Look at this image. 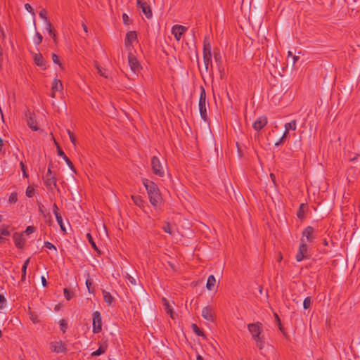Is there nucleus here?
Returning a JSON list of instances; mask_svg holds the SVG:
<instances>
[{"label": "nucleus", "instance_id": "obj_1", "mask_svg": "<svg viewBox=\"0 0 360 360\" xmlns=\"http://www.w3.org/2000/svg\"><path fill=\"white\" fill-rule=\"evenodd\" d=\"M143 184L147 191L150 202L153 207H157L162 200V196L158 186L147 179H143Z\"/></svg>", "mask_w": 360, "mask_h": 360}, {"label": "nucleus", "instance_id": "obj_2", "mask_svg": "<svg viewBox=\"0 0 360 360\" xmlns=\"http://www.w3.org/2000/svg\"><path fill=\"white\" fill-rule=\"evenodd\" d=\"M203 60L205 69L207 70L209 65L212 63L211 44L207 37H205L203 41Z\"/></svg>", "mask_w": 360, "mask_h": 360}, {"label": "nucleus", "instance_id": "obj_3", "mask_svg": "<svg viewBox=\"0 0 360 360\" xmlns=\"http://www.w3.org/2000/svg\"><path fill=\"white\" fill-rule=\"evenodd\" d=\"M198 106L201 118L204 121H207V113L206 108V92L203 86L200 87V95L199 98Z\"/></svg>", "mask_w": 360, "mask_h": 360}, {"label": "nucleus", "instance_id": "obj_4", "mask_svg": "<svg viewBox=\"0 0 360 360\" xmlns=\"http://www.w3.org/2000/svg\"><path fill=\"white\" fill-rule=\"evenodd\" d=\"M151 167L154 174L163 177L165 176V172L164 167L159 159L157 156H153L151 158Z\"/></svg>", "mask_w": 360, "mask_h": 360}, {"label": "nucleus", "instance_id": "obj_5", "mask_svg": "<svg viewBox=\"0 0 360 360\" xmlns=\"http://www.w3.org/2000/svg\"><path fill=\"white\" fill-rule=\"evenodd\" d=\"M137 7L141 9V11L148 19H150L153 16V13L150 5L146 0H137Z\"/></svg>", "mask_w": 360, "mask_h": 360}, {"label": "nucleus", "instance_id": "obj_6", "mask_svg": "<svg viewBox=\"0 0 360 360\" xmlns=\"http://www.w3.org/2000/svg\"><path fill=\"white\" fill-rule=\"evenodd\" d=\"M43 181L44 185L47 188L48 190L52 191L53 188L56 189L57 191H60L59 188L57 185V179L55 175L49 176H44Z\"/></svg>", "mask_w": 360, "mask_h": 360}, {"label": "nucleus", "instance_id": "obj_7", "mask_svg": "<svg viewBox=\"0 0 360 360\" xmlns=\"http://www.w3.org/2000/svg\"><path fill=\"white\" fill-rule=\"evenodd\" d=\"M296 260L297 262L302 261L304 258H307V245L304 238L301 239L299 250L296 255Z\"/></svg>", "mask_w": 360, "mask_h": 360}, {"label": "nucleus", "instance_id": "obj_8", "mask_svg": "<svg viewBox=\"0 0 360 360\" xmlns=\"http://www.w3.org/2000/svg\"><path fill=\"white\" fill-rule=\"evenodd\" d=\"M102 319L101 313L98 311L93 314V331L94 333H99L101 330Z\"/></svg>", "mask_w": 360, "mask_h": 360}, {"label": "nucleus", "instance_id": "obj_9", "mask_svg": "<svg viewBox=\"0 0 360 360\" xmlns=\"http://www.w3.org/2000/svg\"><path fill=\"white\" fill-rule=\"evenodd\" d=\"M128 62L129 65L130 66L131 70L133 72L136 73L140 71L141 69V67L140 65V63L136 56L131 53H129L128 55Z\"/></svg>", "mask_w": 360, "mask_h": 360}, {"label": "nucleus", "instance_id": "obj_10", "mask_svg": "<svg viewBox=\"0 0 360 360\" xmlns=\"http://www.w3.org/2000/svg\"><path fill=\"white\" fill-rule=\"evenodd\" d=\"M316 236L315 230L311 226H308L302 231V238H306V243H313Z\"/></svg>", "mask_w": 360, "mask_h": 360}, {"label": "nucleus", "instance_id": "obj_11", "mask_svg": "<svg viewBox=\"0 0 360 360\" xmlns=\"http://www.w3.org/2000/svg\"><path fill=\"white\" fill-rule=\"evenodd\" d=\"M187 28L185 26L175 25L172 28V33L174 35V38L179 41L182 37V35L186 32Z\"/></svg>", "mask_w": 360, "mask_h": 360}, {"label": "nucleus", "instance_id": "obj_12", "mask_svg": "<svg viewBox=\"0 0 360 360\" xmlns=\"http://www.w3.org/2000/svg\"><path fill=\"white\" fill-rule=\"evenodd\" d=\"M248 330L252 338H259L262 331V324L260 323H250L248 325Z\"/></svg>", "mask_w": 360, "mask_h": 360}, {"label": "nucleus", "instance_id": "obj_13", "mask_svg": "<svg viewBox=\"0 0 360 360\" xmlns=\"http://www.w3.org/2000/svg\"><path fill=\"white\" fill-rule=\"evenodd\" d=\"M51 347L54 352H64L66 351V346L60 340L53 341L51 342Z\"/></svg>", "mask_w": 360, "mask_h": 360}, {"label": "nucleus", "instance_id": "obj_14", "mask_svg": "<svg viewBox=\"0 0 360 360\" xmlns=\"http://www.w3.org/2000/svg\"><path fill=\"white\" fill-rule=\"evenodd\" d=\"M55 144L57 146V154L58 156L62 157L63 159L65 161L68 166L70 167V169L75 172V166L73 163L71 162V160L68 158V157L65 154L63 150L60 148V147L58 146L57 142L55 141Z\"/></svg>", "mask_w": 360, "mask_h": 360}, {"label": "nucleus", "instance_id": "obj_15", "mask_svg": "<svg viewBox=\"0 0 360 360\" xmlns=\"http://www.w3.org/2000/svg\"><path fill=\"white\" fill-rule=\"evenodd\" d=\"M202 317L207 321H214V309L210 306H206L202 309Z\"/></svg>", "mask_w": 360, "mask_h": 360}, {"label": "nucleus", "instance_id": "obj_16", "mask_svg": "<svg viewBox=\"0 0 360 360\" xmlns=\"http://www.w3.org/2000/svg\"><path fill=\"white\" fill-rule=\"evenodd\" d=\"M15 245L19 248L22 249L25 245V239L22 234L15 233L13 236Z\"/></svg>", "mask_w": 360, "mask_h": 360}, {"label": "nucleus", "instance_id": "obj_17", "mask_svg": "<svg viewBox=\"0 0 360 360\" xmlns=\"http://www.w3.org/2000/svg\"><path fill=\"white\" fill-rule=\"evenodd\" d=\"M267 124V119L266 117H259L253 123L252 127L256 131H259Z\"/></svg>", "mask_w": 360, "mask_h": 360}, {"label": "nucleus", "instance_id": "obj_18", "mask_svg": "<svg viewBox=\"0 0 360 360\" xmlns=\"http://www.w3.org/2000/svg\"><path fill=\"white\" fill-rule=\"evenodd\" d=\"M33 60L34 61L35 65H37L39 67L44 68V69H46V61L44 60L41 53H34Z\"/></svg>", "mask_w": 360, "mask_h": 360}, {"label": "nucleus", "instance_id": "obj_19", "mask_svg": "<svg viewBox=\"0 0 360 360\" xmlns=\"http://www.w3.org/2000/svg\"><path fill=\"white\" fill-rule=\"evenodd\" d=\"M137 39V34L135 31H129L126 34L125 45L129 46Z\"/></svg>", "mask_w": 360, "mask_h": 360}, {"label": "nucleus", "instance_id": "obj_20", "mask_svg": "<svg viewBox=\"0 0 360 360\" xmlns=\"http://www.w3.org/2000/svg\"><path fill=\"white\" fill-rule=\"evenodd\" d=\"M27 125L34 131H37L39 128L37 127V123L34 115L31 113L29 114V117L27 119Z\"/></svg>", "mask_w": 360, "mask_h": 360}, {"label": "nucleus", "instance_id": "obj_21", "mask_svg": "<svg viewBox=\"0 0 360 360\" xmlns=\"http://www.w3.org/2000/svg\"><path fill=\"white\" fill-rule=\"evenodd\" d=\"M162 304L164 306V309L167 314L170 315V317L172 319H174V312L172 309V307L170 305L169 301L166 298H162Z\"/></svg>", "mask_w": 360, "mask_h": 360}, {"label": "nucleus", "instance_id": "obj_22", "mask_svg": "<svg viewBox=\"0 0 360 360\" xmlns=\"http://www.w3.org/2000/svg\"><path fill=\"white\" fill-rule=\"evenodd\" d=\"M216 283V279L215 277L213 275H210L208 278L206 283V288L208 290H213L214 287L215 286Z\"/></svg>", "mask_w": 360, "mask_h": 360}, {"label": "nucleus", "instance_id": "obj_23", "mask_svg": "<svg viewBox=\"0 0 360 360\" xmlns=\"http://www.w3.org/2000/svg\"><path fill=\"white\" fill-rule=\"evenodd\" d=\"M106 348H107L106 344L103 343V344L101 345L99 348L97 350H96L91 353V356H100L101 354H103L105 352Z\"/></svg>", "mask_w": 360, "mask_h": 360}, {"label": "nucleus", "instance_id": "obj_24", "mask_svg": "<svg viewBox=\"0 0 360 360\" xmlns=\"http://www.w3.org/2000/svg\"><path fill=\"white\" fill-rule=\"evenodd\" d=\"M63 84L59 79H54L52 84V91H58L62 90Z\"/></svg>", "mask_w": 360, "mask_h": 360}, {"label": "nucleus", "instance_id": "obj_25", "mask_svg": "<svg viewBox=\"0 0 360 360\" xmlns=\"http://www.w3.org/2000/svg\"><path fill=\"white\" fill-rule=\"evenodd\" d=\"M103 299L105 300V302L108 304V305H111L113 300H114V298L111 295V294L109 292H107L105 290H103Z\"/></svg>", "mask_w": 360, "mask_h": 360}, {"label": "nucleus", "instance_id": "obj_26", "mask_svg": "<svg viewBox=\"0 0 360 360\" xmlns=\"http://www.w3.org/2000/svg\"><path fill=\"white\" fill-rule=\"evenodd\" d=\"M214 58L220 72H221L222 58L219 53H214Z\"/></svg>", "mask_w": 360, "mask_h": 360}, {"label": "nucleus", "instance_id": "obj_27", "mask_svg": "<svg viewBox=\"0 0 360 360\" xmlns=\"http://www.w3.org/2000/svg\"><path fill=\"white\" fill-rule=\"evenodd\" d=\"M131 199L134 203L139 207L143 206L144 201L140 195H132Z\"/></svg>", "mask_w": 360, "mask_h": 360}, {"label": "nucleus", "instance_id": "obj_28", "mask_svg": "<svg viewBox=\"0 0 360 360\" xmlns=\"http://www.w3.org/2000/svg\"><path fill=\"white\" fill-rule=\"evenodd\" d=\"M285 129L287 131V133H289L290 130H295L296 129V120H292L290 122L286 123L285 124Z\"/></svg>", "mask_w": 360, "mask_h": 360}, {"label": "nucleus", "instance_id": "obj_29", "mask_svg": "<svg viewBox=\"0 0 360 360\" xmlns=\"http://www.w3.org/2000/svg\"><path fill=\"white\" fill-rule=\"evenodd\" d=\"M86 238L89 241V243L91 244V247L97 252H100V251L98 250L96 245V243L94 242V238L92 237V236L91 235V233H88L86 234Z\"/></svg>", "mask_w": 360, "mask_h": 360}, {"label": "nucleus", "instance_id": "obj_30", "mask_svg": "<svg viewBox=\"0 0 360 360\" xmlns=\"http://www.w3.org/2000/svg\"><path fill=\"white\" fill-rule=\"evenodd\" d=\"M9 226L2 225L0 226V233L5 236H10L11 233L8 230Z\"/></svg>", "mask_w": 360, "mask_h": 360}, {"label": "nucleus", "instance_id": "obj_31", "mask_svg": "<svg viewBox=\"0 0 360 360\" xmlns=\"http://www.w3.org/2000/svg\"><path fill=\"white\" fill-rule=\"evenodd\" d=\"M191 328L193 331L198 335V336H204V334L201 329L195 323H193L191 325Z\"/></svg>", "mask_w": 360, "mask_h": 360}, {"label": "nucleus", "instance_id": "obj_32", "mask_svg": "<svg viewBox=\"0 0 360 360\" xmlns=\"http://www.w3.org/2000/svg\"><path fill=\"white\" fill-rule=\"evenodd\" d=\"M63 293H64V296L68 300H70V299H72L74 296V292L70 290H68V288H64L63 290Z\"/></svg>", "mask_w": 360, "mask_h": 360}, {"label": "nucleus", "instance_id": "obj_33", "mask_svg": "<svg viewBox=\"0 0 360 360\" xmlns=\"http://www.w3.org/2000/svg\"><path fill=\"white\" fill-rule=\"evenodd\" d=\"M311 304V300L310 297H307L303 302V308L304 309H308L310 308Z\"/></svg>", "mask_w": 360, "mask_h": 360}, {"label": "nucleus", "instance_id": "obj_34", "mask_svg": "<svg viewBox=\"0 0 360 360\" xmlns=\"http://www.w3.org/2000/svg\"><path fill=\"white\" fill-rule=\"evenodd\" d=\"M52 60H53V62L55 63V64H57L59 65V67L61 68V69H63V65L60 63V60H59V57L58 56V55H56V53H52Z\"/></svg>", "mask_w": 360, "mask_h": 360}, {"label": "nucleus", "instance_id": "obj_35", "mask_svg": "<svg viewBox=\"0 0 360 360\" xmlns=\"http://www.w3.org/2000/svg\"><path fill=\"white\" fill-rule=\"evenodd\" d=\"M162 229L165 232L172 235V230H171V226H170V224L169 222H165V224L163 225L162 226Z\"/></svg>", "mask_w": 360, "mask_h": 360}, {"label": "nucleus", "instance_id": "obj_36", "mask_svg": "<svg viewBox=\"0 0 360 360\" xmlns=\"http://www.w3.org/2000/svg\"><path fill=\"white\" fill-rule=\"evenodd\" d=\"M60 328L63 333H65L68 328V323L65 319H61L60 321Z\"/></svg>", "mask_w": 360, "mask_h": 360}, {"label": "nucleus", "instance_id": "obj_37", "mask_svg": "<svg viewBox=\"0 0 360 360\" xmlns=\"http://www.w3.org/2000/svg\"><path fill=\"white\" fill-rule=\"evenodd\" d=\"M56 220H57V222H58V225L60 227L61 231L65 232V228L64 226L61 215L56 217Z\"/></svg>", "mask_w": 360, "mask_h": 360}, {"label": "nucleus", "instance_id": "obj_38", "mask_svg": "<svg viewBox=\"0 0 360 360\" xmlns=\"http://www.w3.org/2000/svg\"><path fill=\"white\" fill-rule=\"evenodd\" d=\"M18 200V195L16 193H12L10 196H9V199H8V201L11 202V203H15Z\"/></svg>", "mask_w": 360, "mask_h": 360}, {"label": "nucleus", "instance_id": "obj_39", "mask_svg": "<svg viewBox=\"0 0 360 360\" xmlns=\"http://www.w3.org/2000/svg\"><path fill=\"white\" fill-rule=\"evenodd\" d=\"M36 38L37 39L34 41L35 44L37 45L40 44L43 40L42 35L39 32H36Z\"/></svg>", "mask_w": 360, "mask_h": 360}, {"label": "nucleus", "instance_id": "obj_40", "mask_svg": "<svg viewBox=\"0 0 360 360\" xmlns=\"http://www.w3.org/2000/svg\"><path fill=\"white\" fill-rule=\"evenodd\" d=\"M256 345L259 349H262L264 345V339H256Z\"/></svg>", "mask_w": 360, "mask_h": 360}, {"label": "nucleus", "instance_id": "obj_41", "mask_svg": "<svg viewBox=\"0 0 360 360\" xmlns=\"http://www.w3.org/2000/svg\"><path fill=\"white\" fill-rule=\"evenodd\" d=\"M39 17L44 20V22H46V20H49V19L46 17V11L45 9H41L39 13Z\"/></svg>", "mask_w": 360, "mask_h": 360}, {"label": "nucleus", "instance_id": "obj_42", "mask_svg": "<svg viewBox=\"0 0 360 360\" xmlns=\"http://www.w3.org/2000/svg\"><path fill=\"white\" fill-rule=\"evenodd\" d=\"M30 258H28V259H27L25 261L24 264H22V269H21L22 273H23V274H26V272H27V266H28V264H29V263H30Z\"/></svg>", "mask_w": 360, "mask_h": 360}, {"label": "nucleus", "instance_id": "obj_43", "mask_svg": "<svg viewBox=\"0 0 360 360\" xmlns=\"http://www.w3.org/2000/svg\"><path fill=\"white\" fill-rule=\"evenodd\" d=\"M68 134L69 135L70 141L75 146L76 145V137H75V136L69 129L68 130Z\"/></svg>", "mask_w": 360, "mask_h": 360}, {"label": "nucleus", "instance_id": "obj_44", "mask_svg": "<svg viewBox=\"0 0 360 360\" xmlns=\"http://www.w3.org/2000/svg\"><path fill=\"white\" fill-rule=\"evenodd\" d=\"M6 303V300L3 295H0V309H3L5 307Z\"/></svg>", "mask_w": 360, "mask_h": 360}, {"label": "nucleus", "instance_id": "obj_45", "mask_svg": "<svg viewBox=\"0 0 360 360\" xmlns=\"http://www.w3.org/2000/svg\"><path fill=\"white\" fill-rule=\"evenodd\" d=\"M44 247L49 250H56V246L49 241L44 242Z\"/></svg>", "mask_w": 360, "mask_h": 360}, {"label": "nucleus", "instance_id": "obj_46", "mask_svg": "<svg viewBox=\"0 0 360 360\" xmlns=\"http://www.w3.org/2000/svg\"><path fill=\"white\" fill-rule=\"evenodd\" d=\"M34 193V189L33 188H30V186L26 190V195L29 198L32 197Z\"/></svg>", "mask_w": 360, "mask_h": 360}, {"label": "nucleus", "instance_id": "obj_47", "mask_svg": "<svg viewBox=\"0 0 360 360\" xmlns=\"http://www.w3.org/2000/svg\"><path fill=\"white\" fill-rule=\"evenodd\" d=\"M36 230V228L33 226H29L27 227L26 230H25V233L29 235V234H31L32 233H34Z\"/></svg>", "mask_w": 360, "mask_h": 360}, {"label": "nucleus", "instance_id": "obj_48", "mask_svg": "<svg viewBox=\"0 0 360 360\" xmlns=\"http://www.w3.org/2000/svg\"><path fill=\"white\" fill-rule=\"evenodd\" d=\"M126 278L131 284L136 285V279L134 278H133L131 276L127 274Z\"/></svg>", "mask_w": 360, "mask_h": 360}, {"label": "nucleus", "instance_id": "obj_49", "mask_svg": "<svg viewBox=\"0 0 360 360\" xmlns=\"http://www.w3.org/2000/svg\"><path fill=\"white\" fill-rule=\"evenodd\" d=\"M53 212L55 217H58V216L60 215V214L58 212V207L56 203H54L53 205Z\"/></svg>", "mask_w": 360, "mask_h": 360}, {"label": "nucleus", "instance_id": "obj_50", "mask_svg": "<svg viewBox=\"0 0 360 360\" xmlns=\"http://www.w3.org/2000/svg\"><path fill=\"white\" fill-rule=\"evenodd\" d=\"M20 167H21L23 176L25 177H27V174L26 173V167L22 162H20Z\"/></svg>", "mask_w": 360, "mask_h": 360}, {"label": "nucleus", "instance_id": "obj_51", "mask_svg": "<svg viewBox=\"0 0 360 360\" xmlns=\"http://www.w3.org/2000/svg\"><path fill=\"white\" fill-rule=\"evenodd\" d=\"M45 23H46V30L48 32H50V30H53V28L52 27V25L49 20H46V22H45Z\"/></svg>", "mask_w": 360, "mask_h": 360}, {"label": "nucleus", "instance_id": "obj_52", "mask_svg": "<svg viewBox=\"0 0 360 360\" xmlns=\"http://www.w3.org/2000/svg\"><path fill=\"white\" fill-rule=\"evenodd\" d=\"M303 206H304V204H301L300 206V210L297 214L298 218H302L303 217V212L302 211Z\"/></svg>", "mask_w": 360, "mask_h": 360}, {"label": "nucleus", "instance_id": "obj_53", "mask_svg": "<svg viewBox=\"0 0 360 360\" xmlns=\"http://www.w3.org/2000/svg\"><path fill=\"white\" fill-rule=\"evenodd\" d=\"M49 34L50 37L53 38L54 42L56 43V35L54 30H50V32H49Z\"/></svg>", "mask_w": 360, "mask_h": 360}, {"label": "nucleus", "instance_id": "obj_54", "mask_svg": "<svg viewBox=\"0 0 360 360\" xmlns=\"http://www.w3.org/2000/svg\"><path fill=\"white\" fill-rule=\"evenodd\" d=\"M92 284H93V282L91 280L88 279L86 281V287H87L89 292H91V288Z\"/></svg>", "mask_w": 360, "mask_h": 360}, {"label": "nucleus", "instance_id": "obj_55", "mask_svg": "<svg viewBox=\"0 0 360 360\" xmlns=\"http://www.w3.org/2000/svg\"><path fill=\"white\" fill-rule=\"evenodd\" d=\"M25 9H26L28 12L32 13H34L33 8H32V7L29 4H26L25 5Z\"/></svg>", "mask_w": 360, "mask_h": 360}, {"label": "nucleus", "instance_id": "obj_56", "mask_svg": "<svg viewBox=\"0 0 360 360\" xmlns=\"http://www.w3.org/2000/svg\"><path fill=\"white\" fill-rule=\"evenodd\" d=\"M275 316H276V322L278 323V326L279 327V329L283 331V328H282V326H281V321H280V319L278 317V316L276 314H275Z\"/></svg>", "mask_w": 360, "mask_h": 360}, {"label": "nucleus", "instance_id": "obj_57", "mask_svg": "<svg viewBox=\"0 0 360 360\" xmlns=\"http://www.w3.org/2000/svg\"><path fill=\"white\" fill-rule=\"evenodd\" d=\"M96 68L98 70V73L102 76V77H107V76L104 74V72H103V70H101V68L98 65H96Z\"/></svg>", "mask_w": 360, "mask_h": 360}, {"label": "nucleus", "instance_id": "obj_58", "mask_svg": "<svg viewBox=\"0 0 360 360\" xmlns=\"http://www.w3.org/2000/svg\"><path fill=\"white\" fill-rule=\"evenodd\" d=\"M51 167H52V165L49 164V167H48L47 173L46 174V175L44 176H52Z\"/></svg>", "mask_w": 360, "mask_h": 360}, {"label": "nucleus", "instance_id": "obj_59", "mask_svg": "<svg viewBox=\"0 0 360 360\" xmlns=\"http://www.w3.org/2000/svg\"><path fill=\"white\" fill-rule=\"evenodd\" d=\"M122 19H123L124 22L126 24V23H127V21H128V20H129V17H128V15H127L126 13H123V15H122Z\"/></svg>", "mask_w": 360, "mask_h": 360}, {"label": "nucleus", "instance_id": "obj_60", "mask_svg": "<svg viewBox=\"0 0 360 360\" xmlns=\"http://www.w3.org/2000/svg\"><path fill=\"white\" fill-rule=\"evenodd\" d=\"M41 283L43 286L46 287L47 285V281L44 276H41Z\"/></svg>", "mask_w": 360, "mask_h": 360}, {"label": "nucleus", "instance_id": "obj_61", "mask_svg": "<svg viewBox=\"0 0 360 360\" xmlns=\"http://www.w3.org/2000/svg\"><path fill=\"white\" fill-rule=\"evenodd\" d=\"M292 64L293 65L295 64V63L299 60V57L296 56H292Z\"/></svg>", "mask_w": 360, "mask_h": 360}, {"label": "nucleus", "instance_id": "obj_62", "mask_svg": "<svg viewBox=\"0 0 360 360\" xmlns=\"http://www.w3.org/2000/svg\"><path fill=\"white\" fill-rule=\"evenodd\" d=\"M284 139L282 137L280 139V140L275 143L276 146H279L283 143Z\"/></svg>", "mask_w": 360, "mask_h": 360}, {"label": "nucleus", "instance_id": "obj_63", "mask_svg": "<svg viewBox=\"0 0 360 360\" xmlns=\"http://www.w3.org/2000/svg\"><path fill=\"white\" fill-rule=\"evenodd\" d=\"M25 278H26V274L22 273L21 281L24 282L25 281Z\"/></svg>", "mask_w": 360, "mask_h": 360}, {"label": "nucleus", "instance_id": "obj_64", "mask_svg": "<svg viewBox=\"0 0 360 360\" xmlns=\"http://www.w3.org/2000/svg\"><path fill=\"white\" fill-rule=\"evenodd\" d=\"M82 27H83V30H84V31L85 32H88L87 26H86L84 23H83V24H82Z\"/></svg>", "mask_w": 360, "mask_h": 360}]
</instances>
